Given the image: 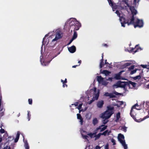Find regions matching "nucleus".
<instances>
[{
  "mask_svg": "<svg viewBox=\"0 0 149 149\" xmlns=\"http://www.w3.org/2000/svg\"><path fill=\"white\" fill-rule=\"evenodd\" d=\"M19 135L20 132H18L17 133L16 137L14 140V141L15 142H17L19 138Z\"/></svg>",
  "mask_w": 149,
  "mask_h": 149,
  "instance_id": "b1692460",
  "label": "nucleus"
},
{
  "mask_svg": "<svg viewBox=\"0 0 149 149\" xmlns=\"http://www.w3.org/2000/svg\"><path fill=\"white\" fill-rule=\"evenodd\" d=\"M127 127L124 126L122 127L121 130L125 132H126L127 131Z\"/></svg>",
  "mask_w": 149,
  "mask_h": 149,
  "instance_id": "ea45409f",
  "label": "nucleus"
},
{
  "mask_svg": "<svg viewBox=\"0 0 149 149\" xmlns=\"http://www.w3.org/2000/svg\"><path fill=\"white\" fill-rule=\"evenodd\" d=\"M91 114L90 113H88L86 114V117L88 120H89L91 118Z\"/></svg>",
  "mask_w": 149,
  "mask_h": 149,
  "instance_id": "473e14b6",
  "label": "nucleus"
},
{
  "mask_svg": "<svg viewBox=\"0 0 149 149\" xmlns=\"http://www.w3.org/2000/svg\"><path fill=\"white\" fill-rule=\"evenodd\" d=\"M77 33L75 31H74L72 38L75 39L77 38Z\"/></svg>",
  "mask_w": 149,
  "mask_h": 149,
  "instance_id": "4c0bfd02",
  "label": "nucleus"
},
{
  "mask_svg": "<svg viewBox=\"0 0 149 149\" xmlns=\"http://www.w3.org/2000/svg\"><path fill=\"white\" fill-rule=\"evenodd\" d=\"M134 65L131 66L129 68V69L130 70H133L134 69Z\"/></svg>",
  "mask_w": 149,
  "mask_h": 149,
  "instance_id": "49530a36",
  "label": "nucleus"
},
{
  "mask_svg": "<svg viewBox=\"0 0 149 149\" xmlns=\"http://www.w3.org/2000/svg\"><path fill=\"white\" fill-rule=\"evenodd\" d=\"M61 82L62 83V84H63V87H67V85L66 84H65V83H67V82L66 79H65V80L64 81L62 79H61Z\"/></svg>",
  "mask_w": 149,
  "mask_h": 149,
  "instance_id": "393cba45",
  "label": "nucleus"
},
{
  "mask_svg": "<svg viewBox=\"0 0 149 149\" xmlns=\"http://www.w3.org/2000/svg\"><path fill=\"white\" fill-rule=\"evenodd\" d=\"M78 65H73L72 66V67L73 68H75L76 66H78Z\"/></svg>",
  "mask_w": 149,
  "mask_h": 149,
  "instance_id": "774afa93",
  "label": "nucleus"
},
{
  "mask_svg": "<svg viewBox=\"0 0 149 149\" xmlns=\"http://www.w3.org/2000/svg\"><path fill=\"white\" fill-rule=\"evenodd\" d=\"M113 107L111 106H108L107 110L101 114L100 117L103 119H107L111 117L113 113Z\"/></svg>",
  "mask_w": 149,
  "mask_h": 149,
  "instance_id": "39448f33",
  "label": "nucleus"
},
{
  "mask_svg": "<svg viewBox=\"0 0 149 149\" xmlns=\"http://www.w3.org/2000/svg\"><path fill=\"white\" fill-rule=\"evenodd\" d=\"M90 91L91 95L92 96V99L88 101V103L89 104H91L94 101L98 99L100 93L98 89L97 90L95 88L91 89Z\"/></svg>",
  "mask_w": 149,
  "mask_h": 149,
  "instance_id": "423d86ee",
  "label": "nucleus"
},
{
  "mask_svg": "<svg viewBox=\"0 0 149 149\" xmlns=\"http://www.w3.org/2000/svg\"><path fill=\"white\" fill-rule=\"evenodd\" d=\"M76 49V47L74 46L68 48L69 51L71 53H73L75 52Z\"/></svg>",
  "mask_w": 149,
  "mask_h": 149,
  "instance_id": "ddd939ff",
  "label": "nucleus"
},
{
  "mask_svg": "<svg viewBox=\"0 0 149 149\" xmlns=\"http://www.w3.org/2000/svg\"><path fill=\"white\" fill-rule=\"evenodd\" d=\"M123 71H122L119 73V74H116L115 77L114 78L116 79H120V74H121V73L122 72H123Z\"/></svg>",
  "mask_w": 149,
  "mask_h": 149,
  "instance_id": "aec40b11",
  "label": "nucleus"
},
{
  "mask_svg": "<svg viewBox=\"0 0 149 149\" xmlns=\"http://www.w3.org/2000/svg\"><path fill=\"white\" fill-rule=\"evenodd\" d=\"M81 62V60H80V61H79L78 62V63H79V65H80Z\"/></svg>",
  "mask_w": 149,
  "mask_h": 149,
  "instance_id": "69168bd1",
  "label": "nucleus"
},
{
  "mask_svg": "<svg viewBox=\"0 0 149 149\" xmlns=\"http://www.w3.org/2000/svg\"><path fill=\"white\" fill-rule=\"evenodd\" d=\"M108 120L107 119H105L103 121L102 123L104 124H105L108 122Z\"/></svg>",
  "mask_w": 149,
  "mask_h": 149,
  "instance_id": "79ce46f5",
  "label": "nucleus"
},
{
  "mask_svg": "<svg viewBox=\"0 0 149 149\" xmlns=\"http://www.w3.org/2000/svg\"><path fill=\"white\" fill-rule=\"evenodd\" d=\"M107 127V126H104V125H102L96 129V131H97L98 130H100V132H102L106 129Z\"/></svg>",
  "mask_w": 149,
  "mask_h": 149,
  "instance_id": "9b49d317",
  "label": "nucleus"
},
{
  "mask_svg": "<svg viewBox=\"0 0 149 149\" xmlns=\"http://www.w3.org/2000/svg\"><path fill=\"white\" fill-rule=\"evenodd\" d=\"M74 40V39L73 38H72V39L71 40H70V41L69 42V43L68 44V45L70 44L72 42L73 40Z\"/></svg>",
  "mask_w": 149,
  "mask_h": 149,
  "instance_id": "864d4df0",
  "label": "nucleus"
},
{
  "mask_svg": "<svg viewBox=\"0 0 149 149\" xmlns=\"http://www.w3.org/2000/svg\"><path fill=\"white\" fill-rule=\"evenodd\" d=\"M118 139L122 146L123 147L124 149H127L128 148L127 144H126L124 139V135L121 134H118Z\"/></svg>",
  "mask_w": 149,
  "mask_h": 149,
  "instance_id": "6e6552de",
  "label": "nucleus"
},
{
  "mask_svg": "<svg viewBox=\"0 0 149 149\" xmlns=\"http://www.w3.org/2000/svg\"><path fill=\"white\" fill-rule=\"evenodd\" d=\"M109 3V4L112 7V10L113 11L115 10V9H116V7L114 6L113 3L112 2V1L111 0H107Z\"/></svg>",
  "mask_w": 149,
  "mask_h": 149,
  "instance_id": "dca6fc26",
  "label": "nucleus"
},
{
  "mask_svg": "<svg viewBox=\"0 0 149 149\" xmlns=\"http://www.w3.org/2000/svg\"><path fill=\"white\" fill-rule=\"evenodd\" d=\"M120 114L119 112L116 115V121L118 122L119 119L120 118Z\"/></svg>",
  "mask_w": 149,
  "mask_h": 149,
  "instance_id": "7c9ffc66",
  "label": "nucleus"
},
{
  "mask_svg": "<svg viewBox=\"0 0 149 149\" xmlns=\"http://www.w3.org/2000/svg\"><path fill=\"white\" fill-rule=\"evenodd\" d=\"M111 142L113 143V145L116 144V142L115 140L113 139H111Z\"/></svg>",
  "mask_w": 149,
  "mask_h": 149,
  "instance_id": "c03bdc74",
  "label": "nucleus"
},
{
  "mask_svg": "<svg viewBox=\"0 0 149 149\" xmlns=\"http://www.w3.org/2000/svg\"><path fill=\"white\" fill-rule=\"evenodd\" d=\"M74 40V39L73 38H72V39L71 40H70V41L69 42V43L68 44V45L70 44L72 42L73 40Z\"/></svg>",
  "mask_w": 149,
  "mask_h": 149,
  "instance_id": "603ef678",
  "label": "nucleus"
},
{
  "mask_svg": "<svg viewBox=\"0 0 149 149\" xmlns=\"http://www.w3.org/2000/svg\"><path fill=\"white\" fill-rule=\"evenodd\" d=\"M82 132H83V131L82 130H81V132L82 134V137H83V138L86 139L87 140L88 138V136L87 135H83L82 134Z\"/></svg>",
  "mask_w": 149,
  "mask_h": 149,
  "instance_id": "c9c22d12",
  "label": "nucleus"
},
{
  "mask_svg": "<svg viewBox=\"0 0 149 149\" xmlns=\"http://www.w3.org/2000/svg\"><path fill=\"white\" fill-rule=\"evenodd\" d=\"M104 96H109L110 97H115V96L112 95V94L109 93L108 92L104 94Z\"/></svg>",
  "mask_w": 149,
  "mask_h": 149,
  "instance_id": "5701e85b",
  "label": "nucleus"
},
{
  "mask_svg": "<svg viewBox=\"0 0 149 149\" xmlns=\"http://www.w3.org/2000/svg\"><path fill=\"white\" fill-rule=\"evenodd\" d=\"M4 111V109L3 107H0V112H1L2 113H3Z\"/></svg>",
  "mask_w": 149,
  "mask_h": 149,
  "instance_id": "37998d69",
  "label": "nucleus"
},
{
  "mask_svg": "<svg viewBox=\"0 0 149 149\" xmlns=\"http://www.w3.org/2000/svg\"><path fill=\"white\" fill-rule=\"evenodd\" d=\"M70 28H73L75 30H78L81 26L80 23L75 18H71L69 21Z\"/></svg>",
  "mask_w": 149,
  "mask_h": 149,
  "instance_id": "0eeeda50",
  "label": "nucleus"
},
{
  "mask_svg": "<svg viewBox=\"0 0 149 149\" xmlns=\"http://www.w3.org/2000/svg\"><path fill=\"white\" fill-rule=\"evenodd\" d=\"M101 148V147L98 146H97L95 147V149H100Z\"/></svg>",
  "mask_w": 149,
  "mask_h": 149,
  "instance_id": "3c124183",
  "label": "nucleus"
},
{
  "mask_svg": "<svg viewBox=\"0 0 149 149\" xmlns=\"http://www.w3.org/2000/svg\"><path fill=\"white\" fill-rule=\"evenodd\" d=\"M74 40V39L73 38H72V39L71 40H70V41L69 42V43L68 44V45L70 44L72 42L73 40Z\"/></svg>",
  "mask_w": 149,
  "mask_h": 149,
  "instance_id": "4d7b16f0",
  "label": "nucleus"
},
{
  "mask_svg": "<svg viewBox=\"0 0 149 149\" xmlns=\"http://www.w3.org/2000/svg\"><path fill=\"white\" fill-rule=\"evenodd\" d=\"M78 104V102H76L75 103H74V105L75 106H77ZM73 104H72V105H73Z\"/></svg>",
  "mask_w": 149,
  "mask_h": 149,
  "instance_id": "0e129e2a",
  "label": "nucleus"
},
{
  "mask_svg": "<svg viewBox=\"0 0 149 149\" xmlns=\"http://www.w3.org/2000/svg\"><path fill=\"white\" fill-rule=\"evenodd\" d=\"M116 13L119 17V20L122 26L125 27V24H127L128 25L131 24H133L135 28L137 27L141 28L143 26V23L142 20H140L137 18H134V16H133L129 22L128 21H127L125 20L123 16H120L119 11L116 10Z\"/></svg>",
  "mask_w": 149,
  "mask_h": 149,
  "instance_id": "f257e3e1",
  "label": "nucleus"
},
{
  "mask_svg": "<svg viewBox=\"0 0 149 149\" xmlns=\"http://www.w3.org/2000/svg\"><path fill=\"white\" fill-rule=\"evenodd\" d=\"M108 82L107 81L103 80L101 84L103 85L106 86L108 84Z\"/></svg>",
  "mask_w": 149,
  "mask_h": 149,
  "instance_id": "f704fd0d",
  "label": "nucleus"
},
{
  "mask_svg": "<svg viewBox=\"0 0 149 149\" xmlns=\"http://www.w3.org/2000/svg\"><path fill=\"white\" fill-rule=\"evenodd\" d=\"M103 55L102 54V59L101 61V62H100V68H101L104 65V62L103 61Z\"/></svg>",
  "mask_w": 149,
  "mask_h": 149,
  "instance_id": "cd10ccee",
  "label": "nucleus"
},
{
  "mask_svg": "<svg viewBox=\"0 0 149 149\" xmlns=\"http://www.w3.org/2000/svg\"><path fill=\"white\" fill-rule=\"evenodd\" d=\"M111 133V130H107L105 131L104 132L101 133L102 135H103L104 136H106L107 135H109L110 134V133Z\"/></svg>",
  "mask_w": 149,
  "mask_h": 149,
  "instance_id": "a211bd4d",
  "label": "nucleus"
},
{
  "mask_svg": "<svg viewBox=\"0 0 149 149\" xmlns=\"http://www.w3.org/2000/svg\"><path fill=\"white\" fill-rule=\"evenodd\" d=\"M82 106V104H79V106H78V107H77L78 109L79 110L80 109H81Z\"/></svg>",
  "mask_w": 149,
  "mask_h": 149,
  "instance_id": "09e8293b",
  "label": "nucleus"
},
{
  "mask_svg": "<svg viewBox=\"0 0 149 149\" xmlns=\"http://www.w3.org/2000/svg\"><path fill=\"white\" fill-rule=\"evenodd\" d=\"M117 103H118L117 104V106L118 107H120L123 103V102L122 101H118Z\"/></svg>",
  "mask_w": 149,
  "mask_h": 149,
  "instance_id": "e433bc0d",
  "label": "nucleus"
},
{
  "mask_svg": "<svg viewBox=\"0 0 149 149\" xmlns=\"http://www.w3.org/2000/svg\"><path fill=\"white\" fill-rule=\"evenodd\" d=\"M74 40V39L73 38H72V39L71 40H70V41L69 42V43L68 44V45L70 44L72 42L73 40Z\"/></svg>",
  "mask_w": 149,
  "mask_h": 149,
  "instance_id": "5fc2aeb1",
  "label": "nucleus"
},
{
  "mask_svg": "<svg viewBox=\"0 0 149 149\" xmlns=\"http://www.w3.org/2000/svg\"><path fill=\"white\" fill-rule=\"evenodd\" d=\"M74 40V39L73 38H72V39L71 40H70V41L69 42V43L68 44V45L70 44L72 42L73 40Z\"/></svg>",
  "mask_w": 149,
  "mask_h": 149,
  "instance_id": "13d9d810",
  "label": "nucleus"
},
{
  "mask_svg": "<svg viewBox=\"0 0 149 149\" xmlns=\"http://www.w3.org/2000/svg\"><path fill=\"white\" fill-rule=\"evenodd\" d=\"M104 149H109V145L108 144H107L104 146Z\"/></svg>",
  "mask_w": 149,
  "mask_h": 149,
  "instance_id": "de8ad7c7",
  "label": "nucleus"
},
{
  "mask_svg": "<svg viewBox=\"0 0 149 149\" xmlns=\"http://www.w3.org/2000/svg\"><path fill=\"white\" fill-rule=\"evenodd\" d=\"M139 106L136 104L133 106L132 108L131 112L130 113V115L134 119V120L136 122H140L141 121L143 120L149 118V115L145 117L143 119L141 120H137L135 118V116L136 115V111L137 110H140V109L136 108V107H138ZM148 114H149V110L148 111Z\"/></svg>",
  "mask_w": 149,
  "mask_h": 149,
  "instance_id": "20e7f679",
  "label": "nucleus"
},
{
  "mask_svg": "<svg viewBox=\"0 0 149 149\" xmlns=\"http://www.w3.org/2000/svg\"><path fill=\"white\" fill-rule=\"evenodd\" d=\"M141 66L143 68L149 69V63H148L147 65H141Z\"/></svg>",
  "mask_w": 149,
  "mask_h": 149,
  "instance_id": "c756f323",
  "label": "nucleus"
},
{
  "mask_svg": "<svg viewBox=\"0 0 149 149\" xmlns=\"http://www.w3.org/2000/svg\"><path fill=\"white\" fill-rule=\"evenodd\" d=\"M94 125L97 124L98 123V120L97 119L95 118H93L92 121Z\"/></svg>",
  "mask_w": 149,
  "mask_h": 149,
  "instance_id": "a878e982",
  "label": "nucleus"
},
{
  "mask_svg": "<svg viewBox=\"0 0 149 149\" xmlns=\"http://www.w3.org/2000/svg\"><path fill=\"white\" fill-rule=\"evenodd\" d=\"M2 104V102H1V99H0V107H3V106H1Z\"/></svg>",
  "mask_w": 149,
  "mask_h": 149,
  "instance_id": "680f3d73",
  "label": "nucleus"
},
{
  "mask_svg": "<svg viewBox=\"0 0 149 149\" xmlns=\"http://www.w3.org/2000/svg\"><path fill=\"white\" fill-rule=\"evenodd\" d=\"M32 99H29L28 100L29 103L30 104H32Z\"/></svg>",
  "mask_w": 149,
  "mask_h": 149,
  "instance_id": "a18cd8bd",
  "label": "nucleus"
},
{
  "mask_svg": "<svg viewBox=\"0 0 149 149\" xmlns=\"http://www.w3.org/2000/svg\"><path fill=\"white\" fill-rule=\"evenodd\" d=\"M24 147L26 149H29V146L28 144V143H27V141H24Z\"/></svg>",
  "mask_w": 149,
  "mask_h": 149,
  "instance_id": "bb28decb",
  "label": "nucleus"
},
{
  "mask_svg": "<svg viewBox=\"0 0 149 149\" xmlns=\"http://www.w3.org/2000/svg\"><path fill=\"white\" fill-rule=\"evenodd\" d=\"M56 32V33H54L51 37L47 39L46 41H47V42L46 45L49 44L51 46L53 47L57 43L58 40L62 37V33L60 30H57Z\"/></svg>",
  "mask_w": 149,
  "mask_h": 149,
  "instance_id": "f03ea898",
  "label": "nucleus"
},
{
  "mask_svg": "<svg viewBox=\"0 0 149 149\" xmlns=\"http://www.w3.org/2000/svg\"><path fill=\"white\" fill-rule=\"evenodd\" d=\"M97 131H96V130H95V133H88L87 135L89 136L91 138H93L94 137H95V135L96 134Z\"/></svg>",
  "mask_w": 149,
  "mask_h": 149,
  "instance_id": "4be33fe9",
  "label": "nucleus"
},
{
  "mask_svg": "<svg viewBox=\"0 0 149 149\" xmlns=\"http://www.w3.org/2000/svg\"><path fill=\"white\" fill-rule=\"evenodd\" d=\"M136 86V83L131 81H129L128 83L119 81L113 86L114 88H117L118 87L125 88L126 87H128L132 88L135 87Z\"/></svg>",
  "mask_w": 149,
  "mask_h": 149,
  "instance_id": "7ed1b4c3",
  "label": "nucleus"
},
{
  "mask_svg": "<svg viewBox=\"0 0 149 149\" xmlns=\"http://www.w3.org/2000/svg\"><path fill=\"white\" fill-rule=\"evenodd\" d=\"M138 45H136L134 48H132V49L129 48L127 49V51L129 52L130 53H132L133 52H134L133 54L135 53L142 50V49L140 47L138 48Z\"/></svg>",
  "mask_w": 149,
  "mask_h": 149,
  "instance_id": "9d476101",
  "label": "nucleus"
},
{
  "mask_svg": "<svg viewBox=\"0 0 149 149\" xmlns=\"http://www.w3.org/2000/svg\"><path fill=\"white\" fill-rule=\"evenodd\" d=\"M97 81L99 84H101L104 80L103 78L101 76L97 77Z\"/></svg>",
  "mask_w": 149,
  "mask_h": 149,
  "instance_id": "412c9836",
  "label": "nucleus"
},
{
  "mask_svg": "<svg viewBox=\"0 0 149 149\" xmlns=\"http://www.w3.org/2000/svg\"><path fill=\"white\" fill-rule=\"evenodd\" d=\"M74 40V39L73 38H72V39L71 40H70V41L69 42V43L68 44V45L70 44L72 42L73 40Z\"/></svg>",
  "mask_w": 149,
  "mask_h": 149,
  "instance_id": "bf43d9fd",
  "label": "nucleus"
},
{
  "mask_svg": "<svg viewBox=\"0 0 149 149\" xmlns=\"http://www.w3.org/2000/svg\"><path fill=\"white\" fill-rule=\"evenodd\" d=\"M0 132L2 133H4V129L1 128V129H0Z\"/></svg>",
  "mask_w": 149,
  "mask_h": 149,
  "instance_id": "8fccbe9b",
  "label": "nucleus"
},
{
  "mask_svg": "<svg viewBox=\"0 0 149 149\" xmlns=\"http://www.w3.org/2000/svg\"><path fill=\"white\" fill-rule=\"evenodd\" d=\"M41 56L40 57V61L41 64V65H42L43 66H46L48 65V64H49V63H50V62L54 58V57H53L50 60H49V61L48 62H44V61H42V60L41 59Z\"/></svg>",
  "mask_w": 149,
  "mask_h": 149,
  "instance_id": "f8f14e48",
  "label": "nucleus"
},
{
  "mask_svg": "<svg viewBox=\"0 0 149 149\" xmlns=\"http://www.w3.org/2000/svg\"><path fill=\"white\" fill-rule=\"evenodd\" d=\"M112 78H109L108 79H107V81H112Z\"/></svg>",
  "mask_w": 149,
  "mask_h": 149,
  "instance_id": "052dcab7",
  "label": "nucleus"
},
{
  "mask_svg": "<svg viewBox=\"0 0 149 149\" xmlns=\"http://www.w3.org/2000/svg\"><path fill=\"white\" fill-rule=\"evenodd\" d=\"M74 40V39L73 38H72V39L71 40H70V41L69 42V43L68 44V45L70 44L72 42L73 40Z\"/></svg>",
  "mask_w": 149,
  "mask_h": 149,
  "instance_id": "6e6d98bb",
  "label": "nucleus"
},
{
  "mask_svg": "<svg viewBox=\"0 0 149 149\" xmlns=\"http://www.w3.org/2000/svg\"><path fill=\"white\" fill-rule=\"evenodd\" d=\"M139 1V0H134V3H138Z\"/></svg>",
  "mask_w": 149,
  "mask_h": 149,
  "instance_id": "e2e57ef3",
  "label": "nucleus"
},
{
  "mask_svg": "<svg viewBox=\"0 0 149 149\" xmlns=\"http://www.w3.org/2000/svg\"><path fill=\"white\" fill-rule=\"evenodd\" d=\"M138 70V69H135L134 70L131 71L130 72V74H134L136 72L137 70Z\"/></svg>",
  "mask_w": 149,
  "mask_h": 149,
  "instance_id": "58836bf2",
  "label": "nucleus"
},
{
  "mask_svg": "<svg viewBox=\"0 0 149 149\" xmlns=\"http://www.w3.org/2000/svg\"><path fill=\"white\" fill-rule=\"evenodd\" d=\"M104 101L103 100H100L97 102V107L99 108H101L102 107L104 104Z\"/></svg>",
  "mask_w": 149,
  "mask_h": 149,
  "instance_id": "4468645a",
  "label": "nucleus"
},
{
  "mask_svg": "<svg viewBox=\"0 0 149 149\" xmlns=\"http://www.w3.org/2000/svg\"><path fill=\"white\" fill-rule=\"evenodd\" d=\"M141 78V76L140 74H139V75L135 77H134L133 78V79L134 80H139Z\"/></svg>",
  "mask_w": 149,
  "mask_h": 149,
  "instance_id": "2f4dec72",
  "label": "nucleus"
},
{
  "mask_svg": "<svg viewBox=\"0 0 149 149\" xmlns=\"http://www.w3.org/2000/svg\"><path fill=\"white\" fill-rule=\"evenodd\" d=\"M77 119L80 120L79 121L81 125H82V124L83 120L80 114L79 113L77 114Z\"/></svg>",
  "mask_w": 149,
  "mask_h": 149,
  "instance_id": "2eb2a0df",
  "label": "nucleus"
},
{
  "mask_svg": "<svg viewBox=\"0 0 149 149\" xmlns=\"http://www.w3.org/2000/svg\"><path fill=\"white\" fill-rule=\"evenodd\" d=\"M143 107L146 109H148L149 107V102H143Z\"/></svg>",
  "mask_w": 149,
  "mask_h": 149,
  "instance_id": "f3484780",
  "label": "nucleus"
},
{
  "mask_svg": "<svg viewBox=\"0 0 149 149\" xmlns=\"http://www.w3.org/2000/svg\"><path fill=\"white\" fill-rule=\"evenodd\" d=\"M135 63V61H130L129 62L125 63L124 64V65L125 67H127V66L130 65L131 64H132Z\"/></svg>",
  "mask_w": 149,
  "mask_h": 149,
  "instance_id": "6ab92c4d",
  "label": "nucleus"
},
{
  "mask_svg": "<svg viewBox=\"0 0 149 149\" xmlns=\"http://www.w3.org/2000/svg\"><path fill=\"white\" fill-rule=\"evenodd\" d=\"M8 147V146H6L3 149H7Z\"/></svg>",
  "mask_w": 149,
  "mask_h": 149,
  "instance_id": "338daca9",
  "label": "nucleus"
},
{
  "mask_svg": "<svg viewBox=\"0 0 149 149\" xmlns=\"http://www.w3.org/2000/svg\"><path fill=\"white\" fill-rule=\"evenodd\" d=\"M122 2L125 4V6L126 8L127 7L129 8L133 14L136 15V14L137 13L136 10L133 7H132L129 5L128 3V0H123Z\"/></svg>",
  "mask_w": 149,
  "mask_h": 149,
  "instance_id": "1a4fd4ad",
  "label": "nucleus"
},
{
  "mask_svg": "<svg viewBox=\"0 0 149 149\" xmlns=\"http://www.w3.org/2000/svg\"><path fill=\"white\" fill-rule=\"evenodd\" d=\"M101 135H102L101 133H99L97 135H95V140H96L99 139Z\"/></svg>",
  "mask_w": 149,
  "mask_h": 149,
  "instance_id": "c85d7f7f",
  "label": "nucleus"
},
{
  "mask_svg": "<svg viewBox=\"0 0 149 149\" xmlns=\"http://www.w3.org/2000/svg\"><path fill=\"white\" fill-rule=\"evenodd\" d=\"M27 116H28V117L29 118L28 120L29 121L30 120V117H31V114H30V112L29 111H28Z\"/></svg>",
  "mask_w": 149,
  "mask_h": 149,
  "instance_id": "a19ab883",
  "label": "nucleus"
},
{
  "mask_svg": "<svg viewBox=\"0 0 149 149\" xmlns=\"http://www.w3.org/2000/svg\"><path fill=\"white\" fill-rule=\"evenodd\" d=\"M102 73L105 74V75L107 76L110 73V72L107 70H104L103 71Z\"/></svg>",
  "mask_w": 149,
  "mask_h": 149,
  "instance_id": "72a5a7b5",
  "label": "nucleus"
}]
</instances>
